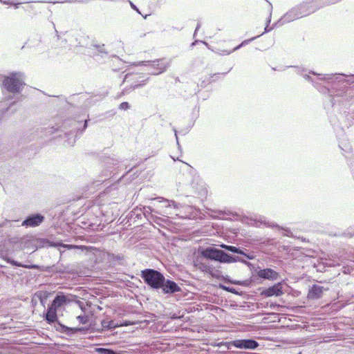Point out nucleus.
Listing matches in <instances>:
<instances>
[{
  "label": "nucleus",
  "instance_id": "nucleus-1",
  "mask_svg": "<svg viewBox=\"0 0 354 354\" xmlns=\"http://www.w3.org/2000/svg\"><path fill=\"white\" fill-rule=\"evenodd\" d=\"M294 67L298 75L303 76L319 93L325 95L324 106L336 132L339 147L344 153H351L352 147L344 136L342 120L347 115L346 110L354 106V74H323L313 71L306 73V68Z\"/></svg>",
  "mask_w": 354,
  "mask_h": 354
},
{
  "label": "nucleus",
  "instance_id": "nucleus-2",
  "mask_svg": "<svg viewBox=\"0 0 354 354\" xmlns=\"http://www.w3.org/2000/svg\"><path fill=\"white\" fill-rule=\"evenodd\" d=\"M145 283L152 290L170 296L182 291L181 287L169 277H165L159 270L147 268L140 274Z\"/></svg>",
  "mask_w": 354,
  "mask_h": 354
},
{
  "label": "nucleus",
  "instance_id": "nucleus-3",
  "mask_svg": "<svg viewBox=\"0 0 354 354\" xmlns=\"http://www.w3.org/2000/svg\"><path fill=\"white\" fill-rule=\"evenodd\" d=\"M24 77V73L21 72H12L8 75L0 74V82L2 83L3 88L15 95L20 93L25 85Z\"/></svg>",
  "mask_w": 354,
  "mask_h": 354
},
{
  "label": "nucleus",
  "instance_id": "nucleus-4",
  "mask_svg": "<svg viewBox=\"0 0 354 354\" xmlns=\"http://www.w3.org/2000/svg\"><path fill=\"white\" fill-rule=\"evenodd\" d=\"M206 259L218 261L221 263H230L237 261L245 262L241 258L228 254L225 251L214 247H208L201 252Z\"/></svg>",
  "mask_w": 354,
  "mask_h": 354
},
{
  "label": "nucleus",
  "instance_id": "nucleus-5",
  "mask_svg": "<svg viewBox=\"0 0 354 354\" xmlns=\"http://www.w3.org/2000/svg\"><path fill=\"white\" fill-rule=\"evenodd\" d=\"M88 120L86 118H83L81 120H76L72 118L68 119L64 122V128L70 129V130L65 132L66 136L68 137L67 142L68 145H73V144L75 143V140L72 142L71 141L70 136H72L74 133H75V138L81 136L88 126Z\"/></svg>",
  "mask_w": 354,
  "mask_h": 354
},
{
  "label": "nucleus",
  "instance_id": "nucleus-6",
  "mask_svg": "<svg viewBox=\"0 0 354 354\" xmlns=\"http://www.w3.org/2000/svg\"><path fill=\"white\" fill-rule=\"evenodd\" d=\"M153 200L156 202L153 205L161 209L160 212H156L157 213L167 217L172 216V215H178L176 212L180 206L179 203L161 197H158Z\"/></svg>",
  "mask_w": 354,
  "mask_h": 354
},
{
  "label": "nucleus",
  "instance_id": "nucleus-7",
  "mask_svg": "<svg viewBox=\"0 0 354 354\" xmlns=\"http://www.w3.org/2000/svg\"><path fill=\"white\" fill-rule=\"evenodd\" d=\"M171 59L163 57L153 61H140L135 62L133 65L146 66H150L153 69H154V71L151 72L150 74L152 75H158L163 73L167 71V69L171 65Z\"/></svg>",
  "mask_w": 354,
  "mask_h": 354
},
{
  "label": "nucleus",
  "instance_id": "nucleus-8",
  "mask_svg": "<svg viewBox=\"0 0 354 354\" xmlns=\"http://www.w3.org/2000/svg\"><path fill=\"white\" fill-rule=\"evenodd\" d=\"M54 327L55 330L61 333H64L68 337H73L77 333L86 335L89 333L90 328L87 326H80V327H68L62 324L59 320L54 322Z\"/></svg>",
  "mask_w": 354,
  "mask_h": 354
},
{
  "label": "nucleus",
  "instance_id": "nucleus-9",
  "mask_svg": "<svg viewBox=\"0 0 354 354\" xmlns=\"http://www.w3.org/2000/svg\"><path fill=\"white\" fill-rule=\"evenodd\" d=\"M149 78L147 77V79L143 80L142 76L134 73L126 74L123 82H132V83L130 84L129 88H125L123 90L122 94L124 95L128 93L129 90L130 89L134 90L136 88L142 87L146 84V82L149 80Z\"/></svg>",
  "mask_w": 354,
  "mask_h": 354
},
{
  "label": "nucleus",
  "instance_id": "nucleus-10",
  "mask_svg": "<svg viewBox=\"0 0 354 354\" xmlns=\"http://www.w3.org/2000/svg\"><path fill=\"white\" fill-rule=\"evenodd\" d=\"M45 221V216L41 213L30 214L22 221L21 226L26 228L36 227Z\"/></svg>",
  "mask_w": 354,
  "mask_h": 354
},
{
  "label": "nucleus",
  "instance_id": "nucleus-11",
  "mask_svg": "<svg viewBox=\"0 0 354 354\" xmlns=\"http://www.w3.org/2000/svg\"><path fill=\"white\" fill-rule=\"evenodd\" d=\"M253 276L257 279L263 280L276 281L280 275L279 274L272 268H259L257 270Z\"/></svg>",
  "mask_w": 354,
  "mask_h": 354
},
{
  "label": "nucleus",
  "instance_id": "nucleus-12",
  "mask_svg": "<svg viewBox=\"0 0 354 354\" xmlns=\"http://www.w3.org/2000/svg\"><path fill=\"white\" fill-rule=\"evenodd\" d=\"M231 344L237 348L250 350H254L259 346V344L252 338L235 339L231 342Z\"/></svg>",
  "mask_w": 354,
  "mask_h": 354
},
{
  "label": "nucleus",
  "instance_id": "nucleus-13",
  "mask_svg": "<svg viewBox=\"0 0 354 354\" xmlns=\"http://www.w3.org/2000/svg\"><path fill=\"white\" fill-rule=\"evenodd\" d=\"M283 294L282 289V283L279 282L274 284L272 286L264 288L261 292V295L266 297H270L272 296L278 297Z\"/></svg>",
  "mask_w": 354,
  "mask_h": 354
},
{
  "label": "nucleus",
  "instance_id": "nucleus-14",
  "mask_svg": "<svg viewBox=\"0 0 354 354\" xmlns=\"http://www.w3.org/2000/svg\"><path fill=\"white\" fill-rule=\"evenodd\" d=\"M299 18L297 13V10L295 8H293L283 15L277 21L274 23V26H281L286 23H289Z\"/></svg>",
  "mask_w": 354,
  "mask_h": 354
},
{
  "label": "nucleus",
  "instance_id": "nucleus-15",
  "mask_svg": "<svg viewBox=\"0 0 354 354\" xmlns=\"http://www.w3.org/2000/svg\"><path fill=\"white\" fill-rule=\"evenodd\" d=\"M71 299L67 295H65L63 292H59L52 301L50 306L58 310L59 308L61 307L66 305L67 304L70 303Z\"/></svg>",
  "mask_w": 354,
  "mask_h": 354
},
{
  "label": "nucleus",
  "instance_id": "nucleus-16",
  "mask_svg": "<svg viewBox=\"0 0 354 354\" xmlns=\"http://www.w3.org/2000/svg\"><path fill=\"white\" fill-rule=\"evenodd\" d=\"M88 327L90 328L89 333L93 331L102 332L104 330H114L116 328H118V322L115 323L114 321L106 317L101 321L100 328H94L91 326Z\"/></svg>",
  "mask_w": 354,
  "mask_h": 354
},
{
  "label": "nucleus",
  "instance_id": "nucleus-17",
  "mask_svg": "<svg viewBox=\"0 0 354 354\" xmlns=\"http://www.w3.org/2000/svg\"><path fill=\"white\" fill-rule=\"evenodd\" d=\"M340 0H310L305 1L308 9H315V12L317 10L331 4H334Z\"/></svg>",
  "mask_w": 354,
  "mask_h": 354
},
{
  "label": "nucleus",
  "instance_id": "nucleus-18",
  "mask_svg": "<svg viewBox=\"0 0 354 354\" xmlns=\"http://www.w3.org/2000/svg\"><path fill=\"white\" fill-rule=\"evenodd\" d=\"M324 290H328V288H325L324 286L317 284H314L308 290V298L310 299H320Z\"/></svg>",
  "mask_w": 354,
  "mask_h": 354
},
{
  "label": "nucleus",
  "instance_id": "nucleus-19",
  "mask_svg": "<svg viewBox=\"0 0 354 354\" xmlns=\"http://www.w3.org/2000/svg\"><path fill=\"white\" fill-rule=\"evenodd\" d=\"M121 161L120 159L116 157V156H105L103 159V164L104 167L108 171H110V174L113 172L111 170L112 168L118 165L119 162Z\"/></svg>",
  "mask_w": 354,
  "mask_h": 354
},
{
  "label": "nucleus",
  "instance_id": "nucleus-20",
  "mask_svg": "<svg viewBox=\"0 0 354 354\" xmlns=\"http://www.w3.org/2000/svg\"><path fill=\"white\" fill-rule=\"evenodd\" d=\"M44 319L49 324H53L58 320L57 310L48 305L46 310L44 313Z\"/></svg>",
  "mask_w": 354,
  "mask_h": 354
},
{
  "label": "nucleus",
  "instance_id": "nucleus-21",
  "mask_svg": "<svg viewBox=\"0 0 354 354\" xmlns=\"http://www.w3.org/2000/svg\"><path fill=\"white\" fill-rule=\"evenodd\" d=\"M225 250L230 252L233 254H240L245 257L247 259H252L254 258V256L252 254L246 253L247 250L241 248L239 247L229 245L225 247Z\"/></svg>",
  "mask_w": 354,
  "mask_h": 354
},
{
  "label": "nucleus",
  "instance_id": "nucleus-22",
  "mask_svg": "<svg viewBox=\"0 0 354 354\" xmlns=\"http://www.w3.org/2000/svg\"><path fill=\"white\" fill-rule=\"evenodd\" d=\"M295 8L297 10V13L298 15L299 18L308 16L315 12V9H308V7H307L306 3L305 2H303L302 3L298 5Z\"/></svg>",
  "mask_w": 354,
  "mask_h": 354
},
{
  "label": "nucleus",
  "instance_id": "nucleus-23",
  "mask_svg": "<svg viewBox=\"0 0 354 354\" xmlns=\"http://www.w3.org/2000/svg\"><path fill=\"white\" fill-rule=\"evenodd\" d=\"M53 245L52 243L48 239L45 238H39L36 239V246L37 248H48L51 247Z\"/></svg>",
  "mask_w": 354,
  "mask_h": 354
},
{
  "label": "nucleus",
  "instance_id": "nucleus-24",
  "mask_svg": "<svg viewBox=\"0 0 354 354\" xmlns=\"http://www.w3.org/2000/svg\"><path fill=\"white\" fill-rule=\"evenodd\" d=\"M53 127L52 128H44L41 127L37 129L35 132L37 133V136L39 138H43L44 136H46L48 135H50L53 133Z\"/></svg>",
  "mask_w": 354,
  "mask_h": 354
},
{
  "label": "nucleus",
  "instance_id": "nucleus-25",
  "mask_svg": "<svg viewBox=\"0 0 354 354\" xmlns=\"http://www.w3.org/2000/svg\"><path fill=\"white\" fill-rule=\"evenodd\" d=\"M48 295L49 294L46 291H37L35 294V297H36L39 300L41 304L44 306L48 297Z\"/></svg>",
  "mask_w": 354,
  "mask_h": 354
},
{
  "label": "nucleus",
  "instance_id": "nucleus-26",
  "mask_svg": "<svg viewBox=\"0 0 354 354\" xmlns=\"http://www.w3.org/2000/svg\"><path fill=\"white\" fill-rule=\"evenodd\" d=\"M92 46L93 47V49L97 51L98 55H100L102 57L108 56V52L106 50L104 44H93Z\"/></svg>",
  "mask_w": 354,
  "mask_h": 354
},
{
  "label": "nucleus",
  "instance_id": "nucleus-27",
  "mask_svg": "<svg viewBox=\"0 0 354 354\" xmlns=\"http://www.w3.org/2000/svg\"><path fill=\"white\" fill-rule=\"evenodd\" d=\"M27 268L30 269H35L37 270L40 272H50L52 270H53L54 267H46L44 266H39L37 264H31L30 266H28Z\"/></svg>",
  "mask_w": 354,
  "mask_h": 354
},
{
  "label": "nucleus",
  "instance_id": "nucleus-28",
  "mask_svg": "<svg viewBox=\"0 0 354 354\" xmlns=\"http://www.w3.org/2000/svg\"><path fill=\"white\" fill-rule=\"evenodd\" d=\"M258 221H259L260 223H263L265 225L272 227V228H274V227L281 228L277 223H274L273 222L266 221V218L263 216H260Z\"/></svg>",
  "mask_w": 354,
  "mask_h": 354
},
{
  "label": "nucleus",
  "instance_id": "nucleus-29",
  "mask_svg": "<svg viewBox=\"0 0 354 354\" xmlns=\"http://www.w3.org/2000/svg\"><path fill=\"white\" fill-rule=\"evenodd\" d=\"M259 36H256V37H252L250 39H245L244 41H243L240 44H239L238 46H236V47H234L233 49H232V51H236L239 49H240L241 48H242L243 46H245L246 44H248L250 42L254 41V39H256L257 38H258Z\"/></svg>",
  "mask_w": 354,
  "mask_h": 354
},
{
  "label": "nucleus",
  "instance_id": "nucleus-30",
  "mask_svg": "<svg viewBox=\"0 0 354 354\" xmlns=\"http://www.w3.org/2000/svg\"><path fill=\"white\" fill-rule=\"evenodd\" d=\"M15 104V101L9 102V105L6 107H3V104H0V117L3 116L9 109H10Z\"/></svg>",
  "mask_w": 354,
  "mask_h": 354
},
{
  "label": "nucleus",
  "instance_id": "nucleus-31",
  "mask_svg": "<svg viewBox=\"0 0 354 354\" xmlns=\"http://www.w3.org/2000/svg\"><path fill=\"white\" fill-rule=\"evenodd\" d=\"M342 236L347 238L354 237V227H350L342 233Z\"/></svg>",
  "mask_w": 354,
  "mask_h": 354
},
{
  "label": "nucleus",
  "instance_id": "nucleus-32",
  "mask_svg": "<svg viewBox=\"0 0 354 354\" xmlns=\"http://www.w3.org/2000/svg\"><path fill=\"white\" fill-rule=\"evenodd\" d=\"M221 288L223 290H224L228 292L233 293V294L237 295H240L239 291L234 287L222 286Z\"/></svg>",
  "mask_w": 354,
  "mask_h": 354
},
{
  "label": "nucleus",
  "instance_id": "nucleus-33",
  "mask_svg": "<svg viewBox=\"0 0 354 354\" xmlns=\"http://www.w3.org/2000/svg\"><path fill=\"white\" fill-rule=\"evenodd\" d=\"M77 319L82 324H86L88 322V317L85 315H80L77 317Z\"/></svg>",
  "mask_w": 354,
  "mask_h": 354
},
{
  "label": "nucleus",
  "instance_id": "nucleus-34",
  "mask_svg": "<svg viewBox=\"0 0 354 354\" xmlns=\"http://www.w3.org/2000/svg\"><path fill=\"white\" fill-rule=\"evenodd\" d=\"M136 324L135 322H131L129 320H122L118 322V327L120 326H128Z\"/></svg>",
  "mask_w": 354,
  "mask_h": 354
},
{
  "label": "nucleus",
  "instance_id": "nucleus-35",
  "mask_svg": "<svg viewBox=\"0 0 354 354\" xmlns=\"http://www.w3.org/2000/svg\"><path fill=\"white\" fill-rule=\"evenodd\" d=\"M266 1L268 3V6H269V16H268V17L267 19L266 24V25L269 26L270 24V21H271L272 12V3L270 2H269L267 0H266Z\"/></svg>",
  "mask_w": 354,
  "mask_h": 354
},
{
  "label": "nucleus",
  "instance_id": "nucleus-36",
  "mask_svg": "<svg viewBox=\"0 0 354 354\" xmlns=\"http://www.w3.org/2000/svg\"><path fill=\"white\" fill-rule=\"evenodd\" d=\"M283 230V235L288 237H291L292 236V232L289 228H281Z\"/></svg>",
  "mask_w": 354,
  "mask_h": 354
},
{
  "label": "nucleus",
  "instance_id": "nucleus-37",
  "mask_svg": "<svg viewBox=\"0 0 354 354\" xmlns=\"http://www.w3.org/2000/svg\"><path fill=\"white\" fill-rule=\"evenodd\" d=\"M130 108V105L129 104V102H122L120 104V109H122V110H127Z\"/></svg>",
  "mask_w": 354,
  "mask_h": 354
},
{
  "label": "nucleus",
  "instance_id": "nucleus-38",
  "mask_svg": "<svg viewBox=\"0 0 354 354\" xmlns=\"http://www.w3.org/2000/svg\"><path fill=\"white\" fill-rule=\"evenodd\" d=\"M173 131H174V134H175V137H176L178 148L180 149V143H179V141H178V134H177L178 131H177V130L176 129L175 127H173Z\"/></svg>",
  "mask_w": 354,
  "mask_h": 354
},
{
  "label": "nucleus",
  "instance_id": "nucleus-39",
  "mask_svg": "<svg viewBox=\"0 0 354 354\" xmlns=\"http://www.w3.org/2000/svg\"><path fill=\"white\" fill-rule=\"evenodd\" d=\"M278 26H274V24H272V26L270 28L269 26L268 25H266V27L264 28V32L263 33H266V32H268L270 31H271L272 29L275 28H277Z\"/></svg>",
  "mask_w": 354,
  "mask_h": 354
},
{
  "label": "nucleus",
  "instance_id": "nucleus-40",
  "mask_svg": "<svg viewBox=\"0 0 354 354\" xmlns=\"http://www.w3.org/2000/svg\"><path fill=\"white\" fill-rule=\"evenodd\" d=\"M221 75V73H215V74H213L211 77H210V80H209V82H215L217 79V77H218V75Z\"/></svg>",
  "mask_w": 354,
  "mask_h": 354
},
{
  "label": "nucleus",
  "instance_id": "nucleus-41",
  "mask_svg": "<svg viewBox=\"0 0 354 354\" xmlns=\"http://www.w3.org/2000/svg\"><path fill=\"white\" fill-rule=\"evenodd\" d=\"M51 267H54L53 270H52L50 272H57V273H62L63 270L62 269L58 268L55 265L52 266Z\"/></svg>",
  "mask_w": 354,
  "mask_h": 354
},
{
  "label": "nucleus",
  "instance_id": "nucleus-42",
  "mask_svg": "<svg viewBox=\"0 0 354 354\" xmlns=\"http://www.w3.org/2000/svg\"><path fill=\"white\" fill-rule=\"evenodd\" d=\"M75 248L80 249L82 251H87L88 250V247L85 245H75Z\"/></svg>",
  "mask_w": 354,
  "mask_h": 354
},
{
  "label": "nucleus",
  "instance_id": "nucleus-43",
  "mask_svg": "<svg viewBox=\"0 0 354 354\" xmlns=\"http://www.w3.org/2000/svg\"><path fill=\"white\" fill-rule=\"evenodd\" d=\"M129 3H130V6H131V8L133 10H136V12H138V13H140V11H139L138 8H137V6L131 1H129Z\"/></svg>",
  "mask_w": 354,
  "mask_h": 354
},
{
  "label": "nucleus",
  "instance_id": "nucleus-44",
  "mask_svg": "<svg viewBox=\"0 0 354 354\" xmlns=\"http://www.w3.org/2000/svg\"><path fill=\"white\" fill-rule=\"evenodd\" d=\"M232 52H233L232 50H222V53H220V55H227L231 54Z\"/></svg>",
  "mask_w": 354,
  "mask_h": 354
},
{
  "label": "nucleus",
  "instance_id": "nucleus-45",
  "mask_svg": "<svg viewBox=\"0 0 354 354\" xmlns=\"http://www.w3.org/2000/svg\"><path fill=\"white\" fill-rule=\"evenodd\" d=\"M200 28H201V23L198 22L197 24V26H196V28H195V31H194V37L196 36V35L197 32L198 31V30L200 29Z\"/></svg>",
  "mask_w": 354,
  "mask_h": 354
},
{
  "label": "nucleus",
  "instance_id": "nucleus-46",
  "mask_svg": "<svg viewBox=\"0 0 354 354\" xmlns=\"http://www.w3.org/2000/svg\"><path fill=\"white\" fill-rule=\"evenodd\" d=\"M151 212L152 209L150 207H144V214L145 215L147 213H148L149 212Z\"/></svg>",
  "mask_w": 354,
  "mask_h": 354
},
{
  "label": "nucleus",
  "instance_id": "nucleus-47",
  "mask_svg": "<svg viewBox=\"0 0 354 354\" xmlns=\"http://www.w3.org/2000/svg\"><path fill=\"white\" fill-rule=\"evenodd\" d=\"M2 3L4 4V5L12 6V4H14V2H12V1H2Z\"/></svg>",
  "mask_w": 354,
  "mask_h": 354
},
{
  "label": "nucleus",
  "instance_id": "nucleus-48",
  "mask_svg": "<svg viewBox=\"0 0 354 354\" xmlns=\"http://www.w3.org/2000/svg\"><path fill=\"white\" fill-rule=\"evenodd\" d=\"M77 304H78V305H79L80 308L82 310H84V303H83V302H82V301H77Z\"/></svg>",
  "mask_w": 354,
  "mask_h": 354
},
{
  "label": "nucleus",
  "instance_id": "nucleus-49",
  "mask_svg": "<svg viewBox=\"0 0 354 354\" xmlns=\"http://www.w3.org/2000/svg\"><path fill=\"white\" fill-rule=\"evenodd\" d=\"M198 42H202V41L196 40L195 41L192 43L191 47H194L196 45V44L198 43ZM203 43L205 44H207V43L205 42V41H203Z\"/></svg>",
  "mask_w": 354,
  "mask_h": 354
},
{
  "label": "nucleus",
  "instance_id": "nucleus-50",
  "mask_svg": "<svg viewBox=\"0 0 354 354\" xmlns=\"http://www.w3.org/2000/svg\"><path fill=\"white\" fill-rule=\"evenodd\" d=\"M21 3H14V4H12V6L15 7V8H18L19 5L21 4Z\"/></svg>",
  "mask_w": 354,
  "mask_h": 354
},
{
  "label": "nucleus",
  "instance_id": "nucleus-51",
  "mask_svg": "<svg viewBox=\"0 0 354 354\" xmlns=\"http://www.w3.org/2000/svg\"><path fill=\"white\" fill-rule=\"evenodd\" d=\"M53 26L54 28H55V26L54 23H53ZM55 32H56V36H57V39H59V36L58 35V31L56 29H55Z\"/></svg>",
  "mask_w": 354,
  "mask_h": 354
},
{
  "label": "nucleus",
  "instance_id": "nucleus-52",
  "mask_svg": "<svg viewBox=\"0 0 354 354\" xmlns=\"http://www.w3.org/2000/svg\"><path fill=\"white\" fill-rule=\"evenodd\" d=\"M244 283H245L244 281H237L234 282L235 284H239V285H242Z\"/></svg>",
  "mask_w": 354,
  "mask_h": 354
},
{
  "label": "nucleus",
  "instance_id": "nucleus-53",
  "mask_svg": "<svg viewBox=\"0 0 354 354\" xmlns=\"http://www.w3.org/2000/svg\"><path fill=\"white\" fill-rule=\"evenodd\" d=\"M227 245L223 243V244H221V247L222 248H223V249H225V247H226Z\"/></svg>",
  "mask_w": 354,
  "mask_h": 354
},
{
  "label": "nucleus",
  "instance_id": "nucleus-54",
  "mask_svg": "<svg viewBox=\"0 0 354 354\" xmlns=\"http://www.w3.org/2000/svg\"><path fill=\"white\" fill-rule=\"evenodd\" d=\"M232 69V68L227 71V72H225V73H221L222 75H226L230 70Z\"/></svg>",
  "mask_w": 354,
  "mask_h": 354
},
{
  "label": "nucleus",
  "instance_id": "nucleus-55",
  "mask_svg": "<svg viewBox=\"0 0 354 354\" xmlns=\"http://www.w3.org/2000/svg\"><path fill=\"white\" fill-rule=\"evenodd\" d=\"M2 1H3V0H0V2L2 3Z\"/></svg>",
  "mask_w": 354,
  "mask_h": 354
}]
</instances>
